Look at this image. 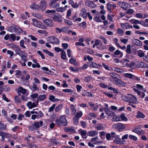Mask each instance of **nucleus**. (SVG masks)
Wrapping results in <instances>:
<instances>
[{
    "instance_id": "nucleus-1",
    "label": "nucleus",
    "mask_w": 148,
    "mask_h": 148,
    "mask_svg": "<svg viewBox=\"0 0 148 148\" xmlns=\"http://www.w3.org/2000/svg\"><path fill=\"white\" fill-rule=\"evenodd\" d=\"M8 29L9 31L13 32L14 34L17 35H28V37H35L32 35H29L26 31L22 30L20 28L15 25L8 27Z\"/></svg>"
},
{
    "instance_id": "nucleus-2",
    "label": "nucleus",
    "mask_w": 148,
    "mask_h": 148,
    "mask_svg": "<svg viewBox=\"0 0 148 148\" xmlns=\"http://www.w3.org/2000/svg\"><path fill=\"white\" fill-rule=\"evenodd\" d=\"M45 12L49 13L48 16L51 18H52L54 21L61 22L62 21L61 16L58 13H56V11L55 10H47L45 11Z\"/></svg>"
},
{
    "instance_id": "nucleus-3",
    "label": "nucleus",
    "mask_w": 148,
    "mask_h": 148,
    "mask_svg": "<svg viewBox=\"0 0 148 148\" xmlns=\"http://www.w3.org/2000/svg\"><path fill=\"white\" fill-rule=\"evenodd\" d=\"M121 98L122 100L130 103L136 104L138 102L137 97L130 94H128L126 95H123Z\"/></svg>"
},
{
    "instance_id": "nucleus-4",
    "label": "nucleus",
    "mask_w": 148,
    "mask_h": 148,
    "mask_svg": "<svg viewBox=\"0 0 148 148\" xmlns=\"http://www.w3.org/2000/svg\"><path fill=\"white\" fill-rule=\"evenodd\" d=\"M16 53L19 56L21 57V59L25 61H27L28 60L27 59V53L24 51L21 50L20 48L18 47V49L16 50Z\"/></svg>"
},
{
    "instance_id": "nucleus-5",
    "label": "nucleus",
    "mask_w": 148,
    "mask_h": 148,
    "mask_svg": "<svg viewBox=\"0 0 148 148\" xmlns=\"http://www.w3.org/2000/svg\"><path fill=\"white\" fill-rule=\"evenodd\" d=\"M32 21L33 25L37 27L42 29H45L46 28L45 25L36 18H33Z\"/></svg>"
},
{
    "instance_id": "nucleus-6",
    "label": "nucleus",
    "mask_w": 148,
    "mask_h": 148,
    "mask_svg": "<svg viewBox=\"0 0 148 148\" xmlns=\"http://www.w3.org/2000/svg\"><path fill=\"white\" fill-rule=\"evenodd\" d=\"M56 124L59 126H65V115H61L60 118L57 119L56 120Z\"/></svg>"
},
{
    "instance_id": "nucleus-7",
    "label": "nucleus",
    "mask_w": 148,
    "mask_h": 148,
    "mask_svg": "<svg viewBox=\"0 0 148 148\" xmlns=\"http://www.w3.org/2000/svg\"><path fill=\"white\" fill-rule=\"evenodd\" d=\"M136 88H134V90L139 95H140L141 92L144 93L146 92L145 89L141 85L138 84L136 85Z\"/></svg>"
},
{
    "instance_id": "nucleus-8",
    "label": "nucleus",
    "mask_w": 148,
    "mask_h": 148,
    "mask_svg": "<svg viewBox=\"0 0 148 148\" xmlns=\"http://www.w3.org/2000/svg\"><path fill=\"white\" fill-rule=\"evenodd\" d=\"M114 128L117 129L119 132H122L125 128V127L123 124L118 123L114 124L112 125Z\"/></svg>"
},
{
    "instance_id": "nucleus-9",
    "label": "nucleus",
    "mask_w": 148,
    "mask_h": 148,
    "mask_svg": "<svg viewBox=\"0 0 148 148\" xmlns=\"http://www.w3.org/2000/svg\"><path fill=\"white\" fill-rule=\"evenodd\" d=\"M109 75L111 77L109 78L110 80L113 84H114L118 79V77L119 76V75L112 72L109 73Z\"/></svg>"
},
{
    "instance_id": "nucleus-10",
    "label": "nucleus",
    "mask_w": 148,
    "mask_h": 148,
    "mask_svg": "<svg viewBox=\"0 0 148 148\" xmlns=\"http://www.w3.org/2000/svg\"><path fill=\"white\" fill-rule=\"evenodd\" d=\"M114 138L113 142L115 144L119 145H124V141H122L121 139L119 138V135L113 136Z\"/></svg>"
},
{
    "instance_id": "nucleus-11",
    "label": "nucleus",
    "mask_w": 148,
    "mask_h": 148,
    "mask_svg": "<svg viewBox=\"0 0 148 148\" xmlns=\"http://www.w3.org/2000/svg\"><path fill=\"white\" fill-rule=\"evenodd\" d=\"M124 76L127 78L131 79L134 80L139 81L140 80V78H139L131 73H126L124 74Z\"/></svg>"
},
{
    "instance_id": "nucleus-12",
    "label": "nucleus",
    "mask_w": 148,
    "mask_h": 148,
    "mask_svg": "<svg viewBox=\"0 0 148 148\" xmlns=\"http://www.w3.org/2000/svg\"><path fill=\"white\" fill-rule=\"evenodd\" d=\"M43 22L45 25L49 27H53L54 25L53 21L50 18L45 19L43 20Z\"/></svg>"
},
{
    "instance_id": "nucleus-13",
    "label": "nucleus",
    "mask_w": 148,
    "mask_h": 148,
    "mask_svg": "<svg viewBox=\"0 0 148 148\" xmlns=\"http://www.w3.org/2000/svg\"><path fill=\"white\" fill-rule=\"evenodd\" d=\"M55 50L57 52H61V58L65 60V51L64 50L59 47H55Z\"/></svg>"
},
{
    "instance_id": "nucleus-14",
    "label": "nucleus",
    "mask_w": 148,
    "mask_h": 148,
    "mask_svg": "<svg viewBox=\"0 0 148 148\" xmlns=\"http://www.w3.org/2000/svg\"><path fill=\"white\" fill-rule=\"evenodd\" d=\"M132 131L136 134L140 135H142L145 134V131L137 127H135L132 130Z\"/></svg>"
},
{
    "instance_id": "nucleus-15",
    "label": "nucleus",
    "mask_w": 148,
    "mask_h": 148,
    "mask_svg": "<svg viewBox=\"0 0 148 148\" xmlns=\"http://www.w3.org/2000/svg\"><path fill=\"white\" fill-rule=\"evenodd\" d=\"M47 2L45 0L42 1L40 4L39 5L40 11L41 10L44 11L46 9L47 5Z\"/></svg>"
},
{
    "instance_id": "nucleus-16",
    "label": "nucleus",
    "mask_w": 148,
    "mask_h": 148,
    "mask_svg": "<svg viewBox=\"0 0 148 148\" xmlns=\"http://www.w3.org/2000/svg\"><path fill=\"white\" fill-rule=\"evenodd\" d=\"M91 141L93 144L97 145L102 143H103L102 140H99L98 136L92 138L91 139Z\"/></svg>"
},
{
    "instance_id": "nucleus-17",
    "label": "nucleus",
    "mask_w": 148,
    "mask_h": 148,
    "mask_svg": "<svg viewBox=\"0 0 148 148\" xmlns=\"http://www.w3.org/2000/svg\"><path fill=\"white\" fill-rule=\"evenodd\" d=\"M48 41L50 43L58 44L59 40L57 38H48Z\"/></svg>"
},
{
    "instance_id": "nucleus-18",
    "label": "nucleus",
    "mask_w": 148,
    "mask_h": 148,
    "mask_svg": "<svg viewBox=\"0 0 148 148\" xmlns=\"http://www.w3.org/2000/svg\"><path fill=\"white\" fill-rule=\"evenodd\" d=\"M0 136H1L2 139L5 138H10L11 137L10 134L3 131H0Z\"/></svg>"
},
{
    "instance_id": "nucleus-19",
    "label": "nucleus",
    "mask_w": 148,
    "mask_h": 148,
    "mask_svg": "<svg viewBox=\"0 0 148 148\" xmlns=\"http://www.w3.org/2000/svg\"><path fill=\"white\" fill-rule=\"evenodd\" d=\"M98 134L97 131L93 130L88 132L87 133V135L90 137H94L97 135Z\"/></svg>"
},
{
    "instance_id": "nucleus-20",
    "label": "nucleus",
    "mask_w": 148,
    "mask_h": 148,
    "mask_svg": "<svg viewBox=\"0 0 148 148\" xmlns=\"http://www.w3.org/2000/svg\"><path fill=\"white\" fill-rule=\"evenodd\" d=\"M79 15L80 16H82V17L86 19L87 18L88 15L87 12H86V9L84 8L82 9Z\"/></svg>"
},
{
    "instance_id": "nucleus-21",
    "label": "nucleus",
    "mask_w": 148,
    "mask_h": 148,
    "mask_svg": "<svg viewBox=\"0 0 148 148\" xmlns=\"http://www.w3.org/2000/svg\"><path fill=\"white\" fill-rule=\"evenodd\" d=\"M137 66L140 68H144L147 67V65L144 62L138 61L137 63Z\"/></svg>"
},
{
    "instance_id": "nucleus-22",
    "label": "nucleus",
    "mask_w": 148,
    "mask_h": 148,
    "mask_svg": "<svg viewBox=\"0 0 148 148\" xmlns=\"http://www.w3.org/2000/svg\"><path fill=\"white\" fill-rule=\"evenodd\" d=\"M85 4L87 6H88L92 8H94L96 7V5L92 1H86Z\"/></svg>"
},
{
    "instance_id": "nucleus-23",
    "label": "nucleus",
    "mask_w": 148,
    "mask_h": 148,
    "mask_svg": "<svg viewBox=\"0 0 148 148\" xmlns=\"http://www.w3.org/2000/svg\"><path fill=\"white\" fill-rule=\"evenodd\" d=\"M30 8L31 9L36 11H40V8H39V5H37L34 3L30 6Z\"/></svg>"
},
{
    "instance_id": "nucleus-24",
    "label": "nucleus",
    "mask_w": 148,
    "mask_h": 148,
    "mask_svg": "<svg viewBox=\"0 0 148 148\" xmlns=\"http://www.w3.org/2000/svg\"><path fill=\"white\" fill-rule=\"evenodd\" d=\"M43 121H40L39 122H35L34 124V125L35 127V129L40 128V126H42V125Z\"/></svg>"
},
{
    "instance_id": "nucleus-25",
    "label": "nucleus",
    "mask_w": 148,
    "mask_h": 148,
    "mask_svg": "<svg viewBox=\"0 0 148 148\" xmlns=\"http://www.w3.org/2000/svg\"><path fill=\"white\" fill-rule=\"evenodd\" d=\"M118 4L120 7L122 8L123 10H127V7L126 6V2H119Z\"/></svg>"
},
{
    "instance_id": "nucleus-26",
    "label": "nucleus",
    "mask_w": 148,
    "mask_h": 148,
    "mask_svg": "<svg viewBox=\"0 0 148 148\" xmlns=\"http://www.w3.org/2000/svg\"><path fill=\"white\" fill-rule=\"evenodd\" d=\"M114 84L119 86H125L126 85V84L125 82L122 81L119 79L117 80L116 82L114 83Z\"/></svg>"
},
{
    "instance_id": "nucleus-27",
    "label": "nucleus",
    "mask_w": 148,
    "mask_h": 148,
    "mask_svg": "<svg viewBox=\"0 0 148 148\" xmlns=\"http://www.w3.org/2000/svg\"><path fill=\"white\" fill-rule=\"evenodd\" d=\"M88 64L89 66L94 68H98L101 66L100 65L98 64L92 62H89Z\"/></svg>"
},
{
    "instance_id": "nucleus-28",
    "label": "nucleus",
    "mask_w": 148,
    "mask_h": 148,
    "mask_svg": "<svg viewBox=\"0 0 148 148\" xmlns=\"http://www.w3.org/2000/svg\"><path fill=\"white\" fill-rule=\"evenodd\" d=\"M132 43L138 46L141 47L142 46V42L139 40L134 39L132 40Z\"/></svg>"
},
{
    "instance_id": "nucleus-29",
    "label": "nucleus",
    "mask_w": 148,
    "mask_h": 148,
    "mask_svg": "<svg viewBox=\"0 0 148 148\" xmlns=\"http://www.w3.org/2000/svg\"><path fill=\"white\" fill-rule=\"evenodd\" d=\"M105 111L106 114L109 116L112 117L115 115L114 112L110 111L109 109H106Z\"/></svg>"
},
{
    "instance_id": "nucleus-30",
    "label": "nucleus",
    "mask_w": 148,
    "mask_h": 148,
    "mask_svg": "<svg viewBox=\"0 0 148 148\" xmlns=\"http://www.w3.org/2000/svg\"><path fill=\"white\" fill-rule=\"evenodd\" d=\"M106 127V125L103 124H98L96 126V128L98 130H103Z\"/></svg>"
},
{
    "instance_id": "nucleus-31",
    "label": "nucleus",
    "mask_w": 148,
    "mask_h": 148,
    "mask_svg": "<svg viewBox=\"0 0 148 148\" xmlns=\"http://www.w3.org/2000/svg\"><path fill=\"white\" fill-rule=\"evenodd\" d=\"M68 1L73 8H77L78 7V5L76 3V2L75 3L73 0H68Z\"/></svg>"
},
{
    "instance_id": "nucleus-32",
    "label": "nucleus",
    "mask_w": 148,
    "mask_h": 148,
    "mask_svg": "<svg viewBox=\"0 0 148 148\" xmlns=\"http://www.w3.org/2000/svg\"><path fill=\"white\" fill-rule=\"evenodd\" d=\"M33 86H30L29 87L30 88L32 91L35 92L36 90H39V89L38 88L36 84L33 83Z\"/></svg>"
},
{
    "instance_id": "nucleus-33",
    "label": "nucleus",
    "mask_w": 148,
    "mask_h": 148,
    "mask_svg": "<svg viewBox=\"0 0 148 148\" xmlns=\"http://www.w3.org/2000/svg\"><path fill=\"white\" fill-rule=\"evenodd\" d=\"M114 54L117 56V57L119 58H121L123 55V52L118 50H116L114 52Z\"/></svg>"
},
{
    "instance_id": "nucleus-34",
    "label": "nucleus",
    "mask_w": 148,
    "mask_h": 148,
    "mask_svg": "<svg viewBox=\"0 0 148 148\" xmlns=\"http://www.w3.org/2000/svg\"><path fill=\"white\" fill-rule=\"evenodd\" d=\"M145 115L142 112L140 111H138L137 112V115L136 117L137 118L143 119L145 118Z\"/></svg>"
},
{
    "instance_id": "nucleus-35",
    "label": "nucleus",
    "mask_w": 148,
    "mask_h": 148,
    "mask_svg": "<svg viewBox=\"0 0 148 148\" xmlns=\"http://www.w3.org/2000/svg\"><path fill=\"white\" fill-rule=\"evenodd\" d=\"M7 129L6 124L5 125L0 121V131H2L5 130Z\"/></svg>"
},
{
    "instance_id": "nucleus-36",
    "label": "nucleus",
    "mask_w": 148,
    "mask_h": 148,
    "mask_svg": "<svg viewBox=\"0 0 148 148\" xmlns=\"http://www.w3.org/2000/svg\"><path fill=\"white\" fill-rule=\"evenodd\" d=\"M74 131V127H65V132L68 133H71Z\"/></svg>"
},
{
    "instance_id": "nucleus-37",
    "label": "nucleus",
    "mask_w": 148,
    "mask_h": 148,
    "mask_svg": "<svg viewBox=\"0 0 148 148\" xmlns=\"http://www.w3.org/2000/svg\"><path fill=\"white\" fill-rule=\"evenodd\" d=\"M111 69L112 70L119 73H122L123 72V70L119 68L112 67Z\"/></svg>"
},
{
    "instance_id": "nucleus-38",
    "label": "nucleus",
    "mask_w": 148,
    "mask_h": 148,
    "mask_svg": "<svg viewBox=\"0 0 148 148\" xmlns=\"http://www.w3.org/2000/svg\"><path fill=\"white\" fill-rule=\"evenodd\" d=\"M18 91V92L21 93L23 95H24L26 92V89L23 88V87L21 86H20L19 87Z\"/></svg>"
},
{
    "instance_id": "nucleus-39",
    "label": "nucleus",
    "mask_w": 148,
    "mask_h": 148,
    "mask_svg": "<svg viewBox=\"0 0 148 148\" xmlns=\"http://www.w3.org/2000/svg\"><path fill=\"white\" fill-rule=\"evenodd\" d=\"M27 71H24V73H25V74L23 75V77H22V79H23L25 80H29L30 78V76L28 74H26V72Z\"/></svg>"
},
{
    "instance_id": "nucleus-40",
    "label": "nucleus",
    "mask_w": 148,
    "mask_h": 148,
    "mask_svg": "<svg viewBox=\"0 0 148 148\" xmlns=\"http://www.w3.org/2000/svg\"><path fill=\"white\" fill-rule=\"evenodd\" d=\"M137 55L140 57H143L145 56V54L143 51L139 50L137 51Z\"/></svg>"
},
{
    "instance_id": "nucleus-41",
    "label": "nucleus",
    "mask_w": 148,
    "mask_h": 148,
    "mask_svg": "<svg viewBox=\"0 0 148 148\" xmlns=\"http://www.w3.org/2000/svg\"><path fill=\"white\" fill-rule=\"evenodd\" d=\"M43 52L48 54V55L50 56L53 57L54 56V54L53 53L47 49H43Z\"/></svg>"
},
{
    "instance_id": "nucleus-42",
    "label": "nucleus",
    "mask_w": 148,
    "mask_h": 148,
    "mask_svg": "<svg viewBox=\"0 0 148 148\" xmlns=\"http://www.w3.org/2000/svg\"><path fill=\"white\" fill-rule=\"evenodd\" d=\"M46 97H47L46 95L43 94L39 95L38 98V100H40V101H42L45 99Z\"/></svg>"
},
{
    "instance_id": "nucleus-43",
    "label": "nucleus",
    "mask_w": 148,
    "mask_h": 148,
    "mask_svg": "<svg viewBox=\"0 0 148 148\" xmlns=\"http://www.w3.org/2000/svg\"><path fill=\"white\" fill-rule=\"evenodd\" d=\"M51 142L53 143V145H57L58 143V142L57 141V139H56V137L53 138L51 140Z\"/></svg>"
},
{
    "instance_id": "nucleus-44",
    "label": "nucleus",
    "mask_w": 148,
    "mask_h": 148,
    "mask_svg": "<svg viewBox=\"0 0 148 148\" xmlns=\"http://www.w3.org/2000/svg\"><path fill=\"white\" fill-rule=\"evenodd\" d=\"M70 109L71 110L72 113L74 115L76 112V110L75 109L74 106L73 105L71 104L70 105Z\"/></svg>"
},
{
    "instance_id": "nucleus-45",
    "label": "nucleus",
    "mask_w": 148,
    "mask_h": 148,
    "mask_svg": "<svg viewBox=\"0 0 148 148\" xmlns=\"http://www.w3.org/2000/svg\"><path fill=\"white\" fill-rule=\"evenodd\" d=\"M135 33L136 34L144 35L147 37V35H148V32H141L138 31H136Z\"/></svg>"
},
{
    "instance_id": "nucleus-46",
    "label": "nucleus",
    "mask_w": 148,
    "mask_h": 148,
    "mask_svg": "<svg viewBox=\"0 0 148 148\" xmlns=\"http://www.w3.org/2000/svg\"><path fill=\"white\" fill-rule=\"evenodd\" d=\"M107 9L109 13H111L112 12L111 10V5L110 2H108L106 4Z\"/></svg>"
},
{
    "instance_id": "nucleus-47",
    "label": "nucleus",
    "mask_w": 148,
    "mask_h": 148,
    "mask_svg": "<svg viewBox=\"0 0 148 148\" xmlns=\"http://www.w3.org/2000/svg\"><path fill=\"white\" fill-rule=\"evenodd\" d=\"M83 114L82 112L81 111H79L77 113L76 115H75V117L79 119L82 116Z\"/></svg>"
},
{
    "instance_id": "nucleus-48",
    "label": "nucleus",
    "mask_w": 148,
    "mask_h": 148,
    "mask_svg": "<svg viewBox=\"0 0 148 148\" xmlns=\"http://www.w3.org/2000/svg\"><path fill=\"white\" fill-rule=\"evenodd\" d=\"M126 52L129 54H130L131 53L132 50L131 49V45L130 44L127 45V46Z\"/></svg>"
},
{
    "instance_id": "nucleus-49",
    "label": "nucleus",
    "mask_w": 148,
    "mask_h": 148,
    "mask_svg": "<svg viewBox=\"0 0 148 148\" xmlns=\"http://www.w3.org/2000/svg\"><path fill=\"white\" fill-rule=\"evenodd\" d=\"M92 78L90 76H88L85 77L84 78V81L86 82H88L90 81Z\"/></svg>"
},
{
    "instance_id": "nucleus-50",
    "label": "nucleus",
    "mask_w": 148,
    "mask_h": 148,
    "mask_svg": "<svg viewBox=\"0 0 148 148\" xmlns=\"http://www.w3.org/2000/svg\"><path fill=\"white\" fill-rule=\"evenodd\" d=\"M70 62L72 64H73L75 66H77L78 65V63L76 62V60L73 58H71L69 60Z\"/></svg>"
},
{
    "instance_id": "nucleus-51",
    "label": "nucleus",
    "mask_w": 148,
    "mask_h": 148,
    "mask_svg": "<svg viewBox=\"0 0 148 148\" xmlns=\"http://www.w3.org/2000/svg\"><path fill=\"white\" fill-rule=\"evenodd\" d=\"M90 119L95 118L97 116V114L95 113H90L88 114Z\"/></svg>"
},
{
    "instance_id": "nucleus-52",
    "label": "nucleus",
    "mask_w": 148,
    "mask_h": 148,
    "mask_svg": "<svg viewBox=\"0 0 148 148\" xmlns=\"http://www.w3.org/2000/svg\"><path fill=\"white\" fill-rule=\"evenodd\" d=\"M129 138L130 139H132L135 141H136L138 140L137 137L132 135H130L129 136Z\"/></svg>"
},
{
    "instance_id": "nucleus-53",
    "label": "nucleus",
    "mask_w": 148,
    "mask_h": 148,
    "mask_svg": "<svg viewBox=\"0 0 148 148\" xmlns=\"http://www.w3.org/2000/svg\"><path fill=\"white\" fill-rule=\"evenodd\" d=\"M27 145L29 148H38V147L36 145L33 143H28Z\"/></svg>"
},
{
    "instance_id": "nucleus-54",
    "label": "nucleus",
    "mask_w": 148,
    "mask_h": 148,
    "mask_svg": "<svg viewBox=\"0 0 148 148\" xmlns=\"http://www.w3.org/2000/svg\"><path fill=\"white\" fill-rule=\"evenodd\" d=\"M124 31L123 30L120 28H119L117 29V34L119 35L120 36H122L123 34Z\"/></svg>"
},
{
    "instance_id": "nucleus-55",
    "label": "nucleus",
    "mask_w": 148,
    "mask_h": 148,
    "mask_svg": "<svg viewBox=\"0 0 148 148\" xmlns=\"http://www.w3.org/2000/svg\"><path fill=\"white\" fill-rule=\"evenodd\" d=\"M128 23H121V27L124 29H128Z\"/></svg>"
},
{
    "instance_id": "nucleus-56",
    "label": "nucleus",
    "mask_w": 148,
    "mask_h": 148,
    "mask_svg": "<svg viewBox=\"0 0 148 148\" xmlns=\"http://www.w3.org/2000/svg\"><path fill=\"white\" fill-rule=\"evenodd\" d=\"M14 100L15 102L16 103H20L21 102V100L19 97L17 96H16L15 97Z\"/></svg>"
},
{
    "instance_id": "nucleus-57",
    "label": "nucleus",
    "mask_w": 148,
    "mask_h": 148,
    "mask_svg": "<svg viewBox=\"0 0 148 148\" xmlns=\"http://www.w3.org/2000/svg\"><path fill=\"white\" fill-rule=\"evenodd\" d=\"M43 114L42 112L40 110L38 112V114H37V116L38 118H40L43 116Z\"/></svg>"
},
{
    "instance_id": "nucleus-58",
    "label": "nucleus",
    "mask_w": 148,
    "mask_h": 148,
    "mask_svg": "<svg viewBox=\"0 0 148 148\" xmlns=\"http://www.w3.org/2000/svg\"><path fill=\"white\" fill-rule=\"evenodd\" d=\"M82 95L84 97L87 96L88 97H92L93 96L92 95L91 93L88 92H86V93H85V95H84L83 94H82Z\"/></svg>"
},
{
    "instance_id": "nucleus-59",
    "label": "nucleus",
    "mask_w": 148,
    "mask_h": 148,
    "mask_svg": "<svg viewBox=\"0 0 148 148\" xmlns=\"http://www.w3.org/2000/svg\"><path fill=\"white\" fill-rule=\"evenodd\" d=\"M37 53L40 56L41 58L42 59H45V57L44 55L41 52V51L38 50L37 51Z\"/></svg>"
},
{
    "instance_id": "nucleus-60",
    "label": "nucleus",
    "mask_w": 148,
    "mask_h": 148,
    "mask_svg": "<svg viewBox=\"0 0 148 148\" xmlns=\"http://www.w3.org/2000/svg\"><path fill=\"white\" fill-rule=\"evenodd\" d=\"M62 105H60L57 106L55 109V111L56 112L59 111L62 109Z\"/></svg>"
},
{
    "instance_id": "nucleus-61",
    "label": "nucleus",
    "mask_w": 148,
    "mask_h": 148,
    "mask_svg": "<svg viewBox=\"0 0 148 148\" xmlns=\"http://www.w3.org/2000/svg\"><path fill=\"white\" fill-rule=\"evenodd\" d=\"M100 136L101 138L103 139L105 138V132L104 131H102L99 132Z\"/></svg>"
},
{
    "instance_id": "nucleus-62",
    "label": "nucleus",
    "mask_w": 148,
    "mask_h": 148,
    "mask_svg": "<svg viewBox=\"0 0 148 148\" xmlns=\"http://www.w3.org/2000/svg\"><path fill=\"white\" fill-rule=\"evenodd\" d=\"M79 119L78 118L75 116L73 118V122L75 125H77L78 124V123Z\"/></svg>"
},
{
    "instance_id": "nucleus-63",
    "label": "nucleus",
    "mask_w": 148,
    "mask_h": 148,
    "mask_svg": "<svg viewBox=\"0 0 148 148\" xmlns=\"http://www.w3.org/2000/svg\"><path fill=\"white\" fill-rule=\"evenodd\" d=\"M56 98H55V97L53 95H51L49 97V100L52 101V102H54L56 101Z\"/></svg>"
},
{
    "instance_id": "nucleus-64",
    "label": "nucleus",
    "mask_w": 148,
    "mask_h": 148,
    "mask_svg": "<svg viewBox=\"0 0 148 148\" xmlns=\"http://www.w3.org/2000/svg\"><path fill=\"white\" fill-rule=\"evenodd\" d=\"M35 127L34 125V124H32L31 125H29V130H30L31 131H33Z\"/></svg>"
}]
</instances>
